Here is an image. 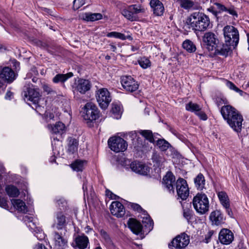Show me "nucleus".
I'll list each match as a JSON object with an SVG mask.
<instances>
[{"instance_id":"obj_1","label":"nucleus","mask_w":249,"mask_h":249,"mask_svg":"<svg viewBox=\"0 0 249 249\" xmlns=\"http://www.w3.org/2000/svg\"><path fill=\"white\" fill-rule=\"evenodd\" d=\"M186 23L191 25L193 29L201 32L212 27L209 17L199 12L192 13L187 18Z\"/></svg>"},{"instance_id":"obj_2","label":"nucleus","mask_w":249,"mask_h":249,"mask_svg":"<svg viewBox=\"0 0 249 249\" xmlns=\"http://www.w3.org/2000/svg\"><path fill=\"white\" fill-rule=\"evenodd\" d=\"M222 31L225 42L232 44V48L235 49L239 41V34L237 29L231 25H226Z\"/></svg>"},{"instance_id":"obj_3","label":"nucleus","mask_w":249,"mask_h":249,"mask_svg":"<svg viewBox=\"0 0 249 249\" xmlns=\"http://www.w3.org/2000/svg\"><path fill=\"white\" fill-rule=\"evenodd\" d=\"M203 41L206 45V48L211 57H216L218 54V45L216 43V36L213 32L205 33L203 37Z\"/></svg>"},{"instance_id":"obj_4","label":"nucleus","mask_w":249,"mask_h":249,"mask_svg":"<svg viewBox=\"0 0 249 249\" xmlns=\"http://www.w3.org/2000/svg\"><path fill=\"white\" fill-rule=\"evenodd\" d=\"M193 204L196 211L200 214L207 212L209 208V202L205 194L198 193L193 199Z\"/></svg>"},{"instance_id":"obj_5","label":"nucleus","mask_w":249,"mask_h":249,"mask_svg":"<svg viewBox=\"0 0 249 249\" xmlns=\"http://www.w3.org/2000/svg\"><path fill=\"white\" fill-rule=\"evenodd\" d=\"M108 145L110 149L115 152H124L127 148V143L120 137H112L108 140Z\"/></svg>"},{"instance_id":"obj_6","label":"nucleus","mask_w":249,"mask_h":249,"mask_svg":"<svg viewBox=\"0 0 249 249\" xmlns=\"http://www.w3.org/2000/svg\"><path fill=\"white\" fill-rule=\"evenodd\" d=\"M83 117L85 120L92 122L99 117L97 106L91 102L87 103L84 107Z\"/></svg>"},{"instance_id":"obj_7","label":"nucleus","mask_w":249,"mask_h":249,"mask_svg":"<svg viewBox=\"0 0 249 249\" xmlns=\"http://www.w3.org/2000/svg\"><path fill=\"white\" fill-rule=\"evenodd\" d=\"M22 95L24 101L26 102H31L35 105L38 103L40 94L37 89L25 86Z\"/></svg>"},{"instance_id":"obj_8","label":"nucleus","mask_w":249,"mask_h":249,"mask_svg":"<svg viewBox=\"0 0 249 249\" xmlns=\"http://www.w3.org/2000/svg\"><path fill=\"white\" fill-rule=\"evenodd\" d=\"M96 98L99 106L105 109L111 101L110 93L107 89H99L96 93Z\"/></svg>"},{"instance_id":"obj_9","label":"nucleus","mask_w":249,"mask_h":249,"mask_svg":"<svg viewBox=\"0 0 249 249\" xmlns=\"http://www.w3.org/2000/svg\"><path fill=\"white\" fill-rule=\"evenodd\" d=\"M189 236L185 233H182L174 238L168 244V247L170 249H182L189 244Z\"/></svg>"},{"instance_id":"obj_10","label":"nucleus","mask_w":249,"mask_h":249,"mask_svg":"<svg viewBox=\"0 0 249 249\" xmlns=\"http://www.w3.org/2000/svg\"><path fill=\"white\" fill-rule=\"evenodd\" d=\"M176 190L178 197L182 200H185L189 196V188L186 181L179 178L176 182Z\"/></svg>"},{"instance_id":"obj_11","label":"nucleus","mask_w":249,"mask_h":249,"mask_svg":"<svg viewBox=\"0 0 249 249\" xmlns=\"http://www.w3.org/2000/svg\"><path fill=\"white\" fill-rule=\"evenodd\" d=\"M121 84L127 91L133 92L138 89L139 84L131 76H123L121 77Z\"/></svg>"},{"instance_id":"obj_12","label":"nucleus","mask_w":249,"mask_h":249,"mask_svg":"<svg viewBox=\"0 0 249 249\" xmlns=\"http://www.w3.org/2000/svg\"><path fill=\"white\" fill-rule=\"evenodd\" d=\"M17 74L9 67L0 66V78L8 83L15 80Z\"/></svg>"},{"instance_id":"obj_13","label":"nucleus","mask_w":249,"mask_h":249,"mask_svg":"<svg viewBox=\"0 0 249 249\" xmlns=\"http://www.w3.org/2000/svg\"><path fill=\"white\" fill-rule=\"evenodd\" d=\"M242 115L238 112L231 119L227 122L230 126L237 133L241 132L243 121Z\"/></svg>"},{"instance_id":"obj_14","label":"nucleus","mask_w":249,"mask_h":249,"mask_svg":"<svg viewBox=\"0 0 249 249\" xmlns=\"http://www.w3.org/2000/svg\"><path fill=\"white\" fill-rule=\"evenodd\" d=\"M219 201L222 207L225 209L227 214L232 217L233 213L231 208V201L227 194L224 191L219 192Z\"/></svg>"},{"instance_id":"obj_15","label":"nucleus","mask_w":249,"mask_h":249,"mask_svg":"<svg viewBox=\"0 0 249 249\" xmlns=\"http://www.w3.org/2000/svg\"><path fill=\"white\" fill-rule=\"evenodd\" d=\"M234 239L232 231L228 229H222L219 232V241L222 244L229 245Z\"/></svg>"},{"instance_id":"obj_16","label":"nucleus","mask_w":249,"mask_h":249,"mask_svg":"<svg viewBox=\"0 0 249 249\" xmlns=\"http://www.w3.org/2000/svg\"><path fill=\"white\" fill-rule=\"evenodd\" d=\"M238 112L234 107L229 105L223 106L220 110L223 119L227 122L229 121V119H231Z\"/></svg>"},{"instance_id":"obj_17","label":"nucleus","mask_w":249,"mask_h":249,"mask_svg":"<svg viewBox=\"0 0 249 249\" xmlns=\"http://www.w3.org/2000/svg\"><path fill=\"white\" fill-rule=\"evenodd\" d=\"M111 213L117 217H122L125 214V210L123 205L118 201L112 202L110 206Z\"/></svg>"},{"instance_id":"obj_18","label":"nucleus","mask_w":249,"mask_h":249,"mask_svg":"<svg viewBox=\"0 0 249 249\" xmlns=\"http://www.w3.org/2000/svg\"><path fill=\"white\" fill-rule=\"evenodd\" d=\"M130 167L133 171L140 175H147L149 172V168L140 162L133 161Z\"/></svg>"},{"instance_id":"obj_19","label":"nucleus","mask_w":249,"mask_h":249,"mask_svg":"<svg viewBox=\"0 0 249 249\" xmlns=\"http://www.w3.org/2000/svg\"><path fill=\"white\" fill-rule=\"evenodd\" d=\"M175 182V177L171 172L167 173L163 178V183L170 193L174 194V185Z\"/></svg>"},{"instance_id":"obj_20","label":"nucleus","mask_w":249,"mask_h":249,"mask_svg":"<svg viewBox=\"0 0 249 249\" xmlns=\"http://www.w3.org/2000/svg\"><path fill=\"white\" fill-rule=\"evenodd\" d=\"M91 87V83L88 80L80 79L75 83V90L81 94H85Z\"/></svg>"},{"instance_id":"obj_21","label":"nucleus","mask_w":249,"mask_h":249,"mask_svg":"<svg viewBox=\"0 0 249 249\" xmlns=\"http://www.w3.org/2000/svg\"><path fill=\"white\" fill-rule=\"evenodd\" d=\"M74 244L72 243V246L74 248L79 249H85L89 245V240L88 237L85 235H78L74 240Z\"/></svg>"},{"instance_id":"obj_22","label":"nucleus","mask_w":249,"mask_h":249,"mask_svg":"<svg viewBox=\"0 0 249 249\" xmlns=\"http://www.w3.org/2000/svg\"><path fill=\"white\" fill-rule=\"evenodd\" d=\"M150 5L153 9L154 14L158 16H162L164 8L162 3L159 0H151Z\"/></svg>"},{"instance_id":"obj_23","label":"nucleus","mask_w":249,"mask_h":249,"mask_svg":"<svg viewBox=\"0 0 249 249\" xmlns=\"http://www.w3.org/2000/svg\"><path fill=\"white\" fill-rule=\"evenodd\" d=\"M128 228L135 234H139L142 231V226L141 223L133 218H129L127 223Z\"/></svg>"},{"instance_id":"obj_24","label":"nucleus","mask_w":249,"mask_h":249,"mask_svg":"<svg viewBox=\"0 0 249 249\" xmlns=\"http://www.w3.org/2000/svg\"><path fill=\"white\" fill-rule=\"evenodd\" d=\"M66 216L62 212H60L56 213L55 219L53 226L55 227L58 230L62 229L66 225Z\"/></svg>"},{"instance_id":"obj_25","label":"nucleus","mask_w":249,"mask_h":249,"mask_svg":"<svg viewBox=\"0 0 249 249\" xmlns=\"http://www.w3.org/2000/svg\"><path fill=\"white\" fill-rule=\"evenodd\" d=\"M48 128L53 134H62L65 132V125L62 122H58L54 125L48 124Z\"/></svg>"},{"instance_id":"obj_26","label":"nucleus","mask_w":249,"mask_h":249,"mask_svg":"<svg viewBox=\"0 0 249 249\" xmlns=\"http://www.w3.org/2000/svg\"><path fill=\"white\" fill-rule=\"evenodd\" d=\"M194 183L196 188L198 190L203 191L204 189H206V180L202 174H198L194 178Z\"/></svg>"},{"instance_id":"obj_27","label":"nucleus","mask_w":249,"mask_h":249,"mask_svg":"<svg viewBox=\"0 0 249 249\" xmlns=\"http://www.w3.org/2000/svg\"><path fill=\"white\" fill-rule=\"evenodd\" d=\"M179 6L186 10H192L196 9L197 6L195 1L192 0H177Z\"/></svg>"},{"instance_id":"obj_28","label":"nucleus","mask_w":249,"mask_h":249,"mask_svg":"<svg viewBox=\"0 0 249 249\" xmlns=\"http://www.w3.org/2000/svg\"><path fill=\"white\" fill-rule=\"evenodd\" d=\"M232 44L225 42L223 43L220 49L219 50V55L227 57L232 53Z\"/></svg>"},{"instance_id":"obj_29","label":"nucleus","mask_w":249,"mask_h":249,"mask_svg":"<svg viewBox=\"0 0 249 249\" xmlns=\"http://www.w3.org/2000/svg\"><path fill=\"white\" fill-rule=\"evenodd\" d=\"M54 240L55 246L58 249H63L67 246V241L58 232H55Z\"/></svg>"},{"instance_id":"obj_30","label":"nucleus","mask_w":249,"mask_h":249,"mask_svg":"<svg viewBox=\"0 0 249 249\" xmlns=\"http://www.w3.org/2000/svg\"><path fill=\"white\" fill-rule=\"evenodd\" d=\"M68 152L72 154L77 151L78 147V141L71 137H70L68 139Z\"/></svg>"},{"instance_id":"obj_31","label":"nucleus","mask_w":249,"mask_h":249,"mask_svg":"<svg viewBox=\"0 0 249 249\" xmlns=\"http://www.w3.org/2000/svg\"><path fill=\"white\" fill-rule=\"evenodd\" d=\"M14 207L17 209L18 211L25 213L27 212V207L22 200L20 199H13L11 200Z\"/></svg>"},{"instance_id":"obj_32","label":"nucleus","mask_w":249,"mask_h":249,"mask_svg":"<svg viewBox=\"0 0 249 249\" xmlns=\"http://www.w3.org/2000/svg\"><path fill=\"white\" fill-rule=\"evenodd\" d=\"M72 76V72H69L66 74H57L53 78V81L55 83H64Z\"/></svg>"},{"instance_id":"obj_33","label":"nucleus","mask_w":249,"mask_h":249,"mask_svg":"<svg viewBox=\"0 0 249 249\" xmlns=\"http://www.w3.org/2000/svg\"><path fill=\"white\" fill-rule=\"evenodd\" d=\"M103 16L100 13H86L83 15V19L88 21H94L102 18Z\"/></svg>"},{"instance_id":"obj_34","label":"nucleus","mask_w":249,"mask_h":249,"mask_svg":"<svg viewBox=\"0 0 249 249\" xmlns=\"http://www.w3.org/2000/svg\"><path fill=\"white\" fill-rule=\"evenodd\" d=\"M144 216L142 217V222L144 226L147 229L148 231H151L153 227L154 223L150 218V216L146 213L145 211H143Z\"/></svg>"},{"instance_id":"obj_35","label":"nucleus","mask_w":249,"mask_h":249,"mask_svg":"<svg viewBox=\"0 0 249 249\" xmlns=\"http://www.w3.org/2000/svg\"><path fill=\"white\" fill-rule=\"evenodd\" d=\"M138 133L142 135L146 140L151 143L155 142L154 135L151 130H140Z\"/></svg>"},{"instance_id":"obj_36","label":"nucleus","mask_w":249,"mask_h":249,"mask_svg":"<svg viewBox=\"0 0 249 249\" xmlns=\"http://www.w3.org/2000/svg\"><path fill=\"white\" fill-rule=\"evenodd\" d=\"M107 36L108 37H113L116 38H119L122 40H124L126 39L131 40L133 39L130 35L125 36L122 33L117 32H111L108 33L107 35Z\"/></svg>"},{"instance_id":"obj_37","label":"nucleus","mask_w":249,"mask_h":249,"mask_svg":"<svg viewBox=\"0 0 249 249\" xmlns=\"http://www.w3.org/2000/svg\"><path fill=\"white\" fill-rule=\"evenodd\" d=\"M7 194L12 197H15L19 194V190L14 185H8L5 188Z\"/></svg>"},{"instance_id":"obj_38","label":"nucleus","mask_w":249,"mask_h":249,"mask_svg":"<svg viewBox=\"0 0 249 249\" xmlns=\"http://www.w3.org/2000/svg\"><path fill=\"white\" fill-rule=\"evenodd\" d=\"M182 47L188 52L192 53L196 50V46L191 40L186 39L182 43Z\"/></svg>"},{"instance_id":"obj_39","label":"nucleus","mask_w":249,"mask_h":249,"mask_svg":"<svg viewBox=\"0 0 249 249\" xmlns=\"http://www.w3.org/2000/svg\"><path fill=\"white\" fill-rule=\"evenodd\" d=\"M202 107L199 105L194 103L192 102H190L186 104L185 109L188 111L194 112L195 114L196 112H198L201 109Z\"/></svg>"},{"instance_id":"obj_40","label":"nucleus","mask_w":249,"mask_h":249,"mask_svg":"<svg viewBox=\"0 0 249 249\" xmlns=\"http://www.w3.org/2000/svg\"><path fill=\"white\" fill-rule=\"evenodd\" d=\"M156 144L159 149L162 151H166L169 147L171 146L170 144L164 139L158 140Z\"/></svg>"},{"instance_id":"obj_41","label":"nucleus","mask_w":249,"mask_h":249,"mask_svg":"<svg viewBox=\"0 0 249 249\" xmlns=\"http://www.w3.org/2000/svg\"><path fill=\"white\" fill-rule=\"evenodd\" d=\"M122 14L130 21H134L136 20V17L133 15L129 6L128 7L127 9H124L122 10Z\"/></svg>"},{"instance_id":"obj_42","label":"nucleus","mask_w":249,"mask_h":249,"mask_svg":"<svg viewBox=\"0 0 249 249\" xmlns=\"http://www.w3.org/2000/svg\"><path fill=\"white\" fill-rule=\"evenodd\" d=\"M133 15L139 13H144L145 12V8L140 4H133L129 5Z\"/></svg>"},{"instance_id":"obj_43","label":"nucleus","mask_w":249,"mask_h":249,"mask_svg":"<svg viewBox=\"0 0 249 249\" xmlns=\"http://www.w3.org/2000/svg\"><path fill=\"white\" fill-rule=\"evenodd\" d=\"M84 161L76 160L71 164V167L76 171H82L84 168Z\"/></svg>"},{"instance_id":"obj_44","label":"nucleus","mask_w":249,"mask_h":249,"mask_svg":"<svg viewBox=\"0 0 249 249\" xmlns=\"http://www.w3.org/2000/svg\"><path fill=\"white\" fill-rule=\"evenodd\" d=\"M138 63L143 69H146L151 65L150 60L145 57H141L138 60Z\"/></svg>"},{"instance_id":"obj_45","label":"nucleus","mask_w":249,"mask_h":249,"mask_svg":"<svg viewBox=\"0 0 249 249\" xmlns=\"http://www.w3.org/2000/svg\"><path fill=\"white\" fill-rule=\"evenodd\" d=\"M226 85L231 89L239 93L240 95H243L244 91L238 88L232 82L230 81H226Z\"/></svg>"},{"instance_id":"obj_46","label":"nucleus","mask_w":249,"mask_h":249,"mask_svg":"<svg viewBox=\"0 0 249 249\" xmlns=\"http://www.w3.org/2000/svg\"><path fill=\"white\" fill-rule=\"evenodd\" d=\"M209 219L212 225H218V212L213 211L210 215Z\"/></svg>"},{"instance_id":"obj_47","label":"nucleus","mask_w":249,"mask_h":249,"mask_svg":"<svg viewBox=\"0 0 249 249\" xmlns=\"http://www.w3.org/2000/svg\"><path fill=\"white\" fill-rule=\"evenodd\" d=\"M111 111L112 113L117 115V116H116L117 119L120 118L122 111L121 107L119 106L117 104H113Z\"/></svg>"},{"instance_id":"obj_48","label":"nucleus","mask_w":249,"mask_h":249,"mask_svg":"<svg viewBox=\"0 0 249 249\" xmlns=\"http://www.w3.org/2000/svg\"><path fill=\"white\" fill-rule=\"evenodd\" d=\"M100 234L102 236V238L105 240L107 243L109 244L111 243V240L110 238V236L106 231L103 230H101Z\"/></svg>"},{"instance_id":"obj_49","label":"nucleus","mask_w":249,"mask_h":249,"mask_svg":"<svg viewBox=\"0 0 249 249\" xmlns=\"http://www.w3.org/2000/svg\"><path fill=\"white\" fill-rule=\"evenodd\" d=\"M85 0H74L73 2V9L74 10L78 9L85 3Z\"/></svg>"},{"instance_id":"obj_50","label":"nucleus","mask_w":249,"mask_h":249,"mask_svg":"<svg viewBox=\"0 0 249 249\" xmlns=\"http://www.w3.org/2000/svg\"><path fill=\"white\" fill-rule=\"evenodd\" d=\"M152 160L154 162L157 164V166L159 167L161 165L163 159L160 156L155 154L152 157Z\"/></svg>"},{"instance_id":"obj_51","label":"nucleus","mask_w":249,"mask_h":249,"mask_svg":"<svg viewBox=\"0 0 249 249\" xmlns=\"http://www.w3.org/2000/svg\"><path fill=\"white\" fill-rule=\"evenodd\" d=\"M23 220L25 222L27 226L29 227L31 229H34V227H32L30 223H32V221H33V218L31 216H29L28 215L24 216L23 217Z\"/></svg>"},{"instance_id":"obj_52","label":"nucleus","mask_w":249,"mask_h":249,"mask_svg":"<svg viewBox=\"0 0 249 249\" xmlns=\"http://www.w3.org/2000/svg\"><path fill=\"white\" fill-rule=\"evenodd\" d=\"M192 211L189 209L183 210V216L187 220H189L192 217Z\"/></svg>"},{"instance_id":"obj_53","label":"nucleus","mask_w":249,"mask_h":249,"mask_svg":"<svg viewBox=\"0 0 249 249\" xmlns=\"http://www.w3.org/2000/svg\"><path fill=\"white\" fill-rule=\"evenodd\" d=\"M196 115H197L201 120L205 121L207 119V116L206 113L200 109L198 112H196Z\"/></svg>"},{"instance_id":"obj_54","label":"nucleus","mask_w":249,"mask_h":249,"mask_svg":"<svg viewBox=\"0 0 249 249\" xmlns=\"http://www.w3.org/2000/svg\"><path fill=\"white\" fill-rule=\"evenodd\" d=\"M130 207L135 211L140 212H142L143 213L144 210H142V207L138 204L130 203L129 205Z\"/></svg>"},{"instance_id":"obj_55","label":"nucleus","mask_w":249,"mask_h":249,"mask_svg":"<svg viewBox=\"0 0 249 249\" xmlns=\"http://www.w3.org/2000/svg\"><path fill=\"white\" fill-rule=\"evenodd\" d=\"M42 88L44 91L47 92V94H51L52 93L54 92L52 88L47 84H43L42 86Z\"/></svg>"},{"instance_id":"obj_56","label":"nucleus","mask_w":249,"mask_h":249,"mask_svg":"<svg viewBox=\"0 0 249 249\" xmlns=\"http://www.w3.org/2000/svg\"><path fill=\"white\" fill-rule=\"evenodd\" d=\"M56 203L59 206L61 207H64L67 204L66 200L63 198H59V199H57Z\"/></svg>"},{"instance_id":"obj_57","label":"nucleus","mask_w":249,"mask_h":249,"mask_svg":"<svg viewBox=\"0 0 249 249\" xmlns=\"http://www.w3.org/2000/svg\"><path fill=\"white\" fill-rule=\"evenodd\" d=\"M228 104V100L223 95L219 96V106L221 104L226 105Z\"/></svg>"},{"instance_id":"obj_58","label":"nucleus","mask_w":249,"mask_h":249,"mask_svg":"<svg viewBox=\"0 0 249 249\" xmlns=\"http://www.w3.org/2000/svg\"><path fill=\"white\" fill-rule=\"evenodd\" d=\"M0 206L2 208H6L8 207L6 200L0 196Z\"/></svg>"},{"instance_id":"obj_59","label":"nucleus","mask_w":249,"mask_h":249,"mask_svg":"<svg viewBox=\"0 0 249 249\" xmlns=\"http://www.w3.org/2000/svg\"><path fill=\"white\" fill-rule=\"evenodd\" d=\"M213 234V231H209L208 232V233L205 236V238L204 240V242L206 243H209V242L210 241V238Z\"/></svg>"},{"instance_id":"obj_60","label":"nucleus","mask_w":249,"mask_h":249,"mask_svg":"<svg viewBox=\"0 0 249 249\" xmlns=\"http://www.w3.org/2000/svg\"><path fill=\"white\" fill-rule=\"evenodd\" d=\"M208 11L212 12L213 15L217 19H218V18L217 17V11L216 9V8L213 6H211L210 8H208Z\"/></svg>"},{"instance_id":"obj_61","label":"nucleus","mask_w":249,"mask_h":249,"mask_svg":"<svg viewBox=\"0 0 249 249\" xmlns=\"http://www.w3.org/2000/svg\"><path fill=\"white\" fill-rule=\"evenodd\" d=\"M226 12L233 16L238 17L237 12L233 8H228V10Z\"/></svg>"},{"instance_id":"obj_62","label":"nucleus","mask_w":249,"mask_h":249,"mask_svg":"<svg viewBox=\"0 0 249 249\" xmlns=\"http://www.w3.org/2000/svg\"><path fill=\"white\" fill-rule=\"evenodd\" d=\"M106 192L107 196H110L112 199H116V196L114 195L111 191L108 190H107Z\"/></svg>"},{"instance_id":"obj_63","label":"nucleus","mask_w":249,"mask_h":249,"mask_svg":"<svg viewBox=\"0 0 249 249\" xmlns=\"http://www.w3.org/2000/svg\"><path fill=\"white\" fill-rule=\"evenodd\" d=\"M30 74H34V75H37L38 74V71H37L36 70V68H32L31 70V71L30 72H29L28 74V77H30Z\"/></svg>"},{"instance_id":"obj_64","label":"nucleus","mask_w":249,"mask_h":249,"mask_svg":"<svg viewBox=\"0 0 249 249\" xmlns=\"http://www.w3.org/2000/svg\"><path fill=\"white\" fill-rule=\"evenodd\" d=\"M228 10V8L226 7L224 5L219 3V12L221 11L226 12Z\"/></svg>"}]
</instances>
